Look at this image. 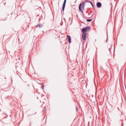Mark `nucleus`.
Masks as SVG:
<instances>
[{"instance_id":"obj_18","label":"nucleus","mask_w":126,"mask_h":126,"mask_svg":"<svg viewBox=\"0 0 126 126\" xmlns=\"http://www.w3.org/2000/svg\"><path fill=\"white\" fill-rule=\"evenodd\" d=\"M5 3L4 4L5 5Z\"/></svg>"},{"instance_id":"obj_5","label":"nucleus","mask_w":126,"mask_h":126,"mask_svg":"<svg viewBox=\"0 0 126 126\" xmlns=\"http://www.w3.org/2000/svg\"><path fill=\"white\" fill-rule=\"evenodd\" d=\"M67 37L68 38V42L69 43H71V37L69 35H67Z\"/></svg>"},{"instance_id":"obj_4","label":"nucleus","mask_w":126,"mask_h":126,"mask_svg":"<svg viewBox=\"0 0 126 126\" xmlns=\"http://www.w3.org/2000/svg\"><path fill=\"white\" fill-rule=\"evenodd\" d=\"M86 33H84L82 34V38L84 40H85L86 39Z\"/></svg>"},{"instance_id":"obj_13","label":"nucleus","mask_w":126,"mask_h":126,"mask_svg":"<svg viewBox=\"0 0 126 126\" xmlns=\"http://www.w3.org/2000/svg\"><path fill=\"white\" fill-rule=\"evenodd\" d=\"M90 17H84L85 18H89Z\"/></svg>"},{"instance_id":"obj_7","label":"nucleus","mask_w":126,"mask_h":126,"mask_svg":"<svg viewBox=\"0 0 126 126\" xmlns=\"http://www.w3.org/2000/svg\"><path fill=\"white\" fill-rule=\"evenodd\" d=\"M86 30V31L87 30L89 31L90 30V28L88 26H87L84 28Z\"/></svg>"},{"instance_id":"obj_6","label":"nucleus","mask_w":126,"mask_h":126,"mask_svg":"<svg viewBox=\"0 0 126 126\" xmlns=\"http://www.w3.org/2000/svg\"><path fill=\"white\" fill-rule=\"evenodd\" d=\"M82 32L83 33H86V30L84 28H83L82 30Z\"/></svg>"},{"instance_id":"obj_2","label":"nucleus","mask_w":126,"mask_h":126,"mask_svg":"<svg viewBox=\"0 0 126 126\" xmlns=\"http://www.w3.org/2000/svg\"><path fill=\"white\" fill-rule=\"evenodd\" d=\"M66 2V0H64L62 7V10L63 11L64 10Z\"/></svg>"},{"instance_id":"obj_9","label":"nucleus","mask_w":126,"mask_h":126,"mask_svg":"<svg viewBox=\"0 0 126 126\" xmlns=\"http://www.w3.org/2000/svg\"><path fill=\"white\" fill-rule=\"evenodd\" d=\"M43 25L42 24H39L38 25V27L39 28H41L43 26Z\"/></svg>"},{"instance_id":"obj_11","label":"nucleus","mask_w":126,"mask_h":126,"mask_svg":"<svg viewBox=\"0 0 126 126\" xmlns=\"http://www.w3.org/2000/svg\"><path fill=\"white\" fill-rule=\"evenodd\" d=\"M90 3L91 4V5L92 6V7L93 8L94 7V6H93V3L91 2H91H90Z\"/></svg>"},{"instance_id":"obj_15","label":"nucleus","mask_w":126,"mask_h":126,"mask_svg":"<svg viewBox=\"0 0 126 126\" xmlns=\"http://www.w3.org/2000/svg\"><path fill=\"white\" fill-rule=\"evenodd\" d=\"M109 50L110 52V48H109ZM110 49H111V48H110Z\"/></svg>"},{"instance_id":"obj_8","label":"nucleus","mask_w":126,"mask_h":126,"mask_svg":"<svg viewBox=\"0 0 126 126\" xmlns=\"http://www.w3.org/2000/svg\"><path fill=\"white\" fill-rule=\"evenodd\" d=\"M92 19H87L86 20V21L88 22H90L92 20Z\"/></svg>"},{"instance_id":"obj_12","label":"nucleus","mask_w":126,"mask_h":126,"mask_svg":"<svg viewBox=\"0 0 126 126\" xmlns=\"http://www.w3.org/2000/svg\"><path fill=\"white\" fill-rule=\"evenodd\" d=\"M84 6L83 5V6L82 7H81V8H82V9H83V10H84Z\"/></svg>"},{"instance_id":"obj_10","label":"nucleus","mask_w":126,"mask_h":126,"mask_svg":"<svg viewBox=\"0 0 126 126\" xmlns=\"http://www.w3.org/2000/svg\"><path fill=\"white\" fill-rule=\"evenodd\" d=\"M85 2H88L90 3V2H91L89 0H85Z\"/></svg>"},{"instance_id":"obj_14","label":"nucleus","mask_w":126,"mask_h":126,"mask_svg":"<svg viewBox=\"0 0 126 126\" xmlns=\"http://www.w3.org/2000/svg\"><path fill=\"white\" fill-rule=\"evenodd\" d=\"M76 109L77 110V111L78 110V108H77V106H76Z\"/></svg>"},{"instance_id":"obj_16","label":"nucleus","mask_w":126,"mask_h":126,"mask_svg":"<svg viewBox=\"0 0 126 126\" xmlns=\"http://www.w3.org/2000/svg\"><path fill=\"white\" fill-rule=\"evenodd\" d=\"M86 13H88V12H87V11H86Z\"/></svg>"},{"instance_id":"obj_1","label":"nucleus","mask_w":126,"mask_h":126,"mask_svg":"<svg viewBox=\"0 0 126 126\" xmlns=\"http://www.w3.org/2000/svg\"><path fill=\"white\" fill-rule=\"evenodd\" d=\"M85 4V2H82L80 3L79 5V10L82 13H83V12L81 7H82L83 5L84 6Z\"/></svg>"},{"instance_id":"obj_17","label":"nucleus","mask_w":126,"mask_h":126,"mask_svg":"<svg viewBox=\"0 0 126 126\" xmlns=\"http://www.w3.org/2000/svg\"><path fill=\"white\" fill-rule=\"evenodd\" d=\"M89 14H88V15H89Z\"/></svg>"},{"instance_id":"obj_3","label":"nucleus","mask_w":126,"mask_h":126,"mask_svg":"<svg viewBox=\"0 0 126 126\" xmlns=\"http://www.w3.org/2000/svg\"><path fill=\"white\" fill-rule=\"evenodd\" d=\"M101 3L100 2H98L96 3V6L98 8H99L101 6Z\"/></svg>"}]
</instances>
